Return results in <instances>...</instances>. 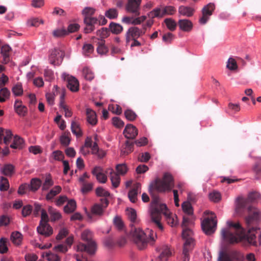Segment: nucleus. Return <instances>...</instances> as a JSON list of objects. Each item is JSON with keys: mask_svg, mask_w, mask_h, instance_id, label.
<instances>
[{"mask_svg": "<svg viewBox=\"0 0 261 261\" xmlns=\"http://www.w3.org/2000/svg\"><path fill=\"white\" fill-rule=\"evenodd\" d=\"M248 215L245 217V222L248 226L247 233L238 222L234 223L228 220L226 222L227 228L221 231L224 241L227 243L234 244L246 240L249 244L256 245V236L258 228L254 226L261 220V211L255 206H248L247 208Z\"/></svg>", "mask_w": 261, "mask_h": 261, "instance_id": "1", "label": "nucleus"}, {"mask_svg": "<svg viewBox=\"0 0 261 261\" xmlns=\"http://www.w3.org/2000/svg\"><path fill=\"white\" fill-rule=\"evenodd\" d=\"M149 214L151 219L161 230H163V226L161 223V214L165 215L167 223L171 227L175 226L178 223L177 217L175 214H171L165 204L161 202L158 197L153 198L150 203Z\"/></svg>", "mask_w": 261, "mask_h": 261, "instance_id": "2", "label": "nucleus"}, {"mask_svg": "<svg viewBox=\"0 0 261 261\" xmlns=\"http://www.w3.org/2000/svg\"><path fill=\"white\" fill-rule=\"evenodd\" d=\"M260 200V195L256 192H249L247 198L239 197L235 201V212L238 215H241L249 204L257 203Z\"/></svg>", "mask_w": 261, "mask_h": 261, "instance_id": "3", "label": "nucleus"}, {"mask_svg": "<svg viewBox=\"0 0 261 261\" xmlns=\"http://www.w3.org/2000/svg\"><path fill=\"white\" fill-rule=\"evenodd\" d=\"M174 186L172 176L168 173H166L162 180L156 179L150 184L149 191L151 193L152 189H154L160 192L170 191Z\"/></svg>", "mask_w": 261, "mask_h": 261, "instance_id": "4", "label": "nucleus"}, {"mask_svg": "<svg viewBox=\"0 0 261 261\" xmlns=\"http://www.w3.org/2000/svg\"><path fill=\"white\" fill-rule=\"evenodd\" d=\"M149 238L147 237L146 234L140 228H132L130 235L132 240L137 246L138 248L141 250L144 249L147 245L149 240L152 242L155 241L154 238L151 236L153 231L150 230Z\"/></svg>", "mask_w": 261, "mask_h": 261, "instance_id": "5", "label": "nucleus"}, {"mask_svg": "<svg viewBox=\"0 0 261 261\" xmlns=\"http://www.w3.org/2000/svg\"><path fill=\"white\" fill-rule=\"evenodd\" d=\"M93 233L89 229L85 230L81 234V238L84 241L87 242L88 244L85 245L83 243H79L76 246L77 251H86L89 254H93L96 249V244L92 240Z\"/></svg>", "mask_w": 261, "mask_h": 261, "instance_id": "6", "label": "nucleus"}, {"mask_svg": "<svg viewBox=\"0 0 261 261\" xmlns=\"http://www.w3.org/2000/svg\"><path fill=\"white\" fill-rule=\"evenodd\" d=\"M193 235V232L191 229L186 228L182 231V238L185 240L182 253V261H189L190 260V252L193 249L194 245Z\"/></svg>", "mask_w": 261, "mask_h": 261, "instance_id": "7", "label": "nucleus"}, {"mask_svg": "<svg viewBox=\"0 0 261 261\" xmlns=\"http://www.w3.org/2000/svg\"><path fill=\"white\" fill-rule=\"evenodd\" d=\"M211 214L212 212L209 211H206L204 212L203 219L201 221V226L203 231L206 235L212 234V217H206L207 215Z\"/></svg>", "mask_w": 261, "mask_h": 261, "instance_id": "8", "label": "nucleus"}, {"mask_svg": "<svg viewBox=\"0 0 261 261\" xmlns=\"http://www.w3.org/2000/svg\"><path fill=\"white\" fill-rule=\"evenodd\" d=\"M100 203H95L91 207V214L99 217L103 215L106 208L109 204V201L106 199H100Z\"/></svg>", "mask_w": 261, "mask_h": 261, "instance_id": "9", "label": "nucleus"}, {"mask_svg": "<svg viewBox=\"0 0 261 261\" xmlns=\"http://www.w3.org/2000/svg\"><path fill=\"white\" fill-rule=\"evenodd\" d=\"M144 34L145 31H143L137 27L134 26L129 28L125 34L126 43H128L132 39H137Z\"/></svg>", "mask_w": 261, "mask_h": 261, "instance_id": "10", "label": "nucleus"}, {"mask_svg": "<svg viewBox=\"0 0 261 261\" xmlns=\"http://www.w3.org/2000/svg\"><path fill=\"white\" fill-rule=\"evenodd\" d=\"M142 0H128L125 10L129 13L139 16L140 14V5Z\"/></svg>", "mask_w": 261, "mask_h": 261, "instance_id": "11", "label": "nucleus"}, {"mask_svg": "<svg viewBox=\"0 0 261 261\" xmlns=\"http://www.w3.org/2000/svg\"><path fill=\"white\" fill-rule=\"evenodd\" d=\"M147 18L145 15L139 17H133L129 16H124L121 19V22L127 25H139L144 22Z\"/></svg>", "mask_w": 261, "mask_h": 261, "instance_id": "12", "label": "nucleus"}, {"mask_svg": "<svg viewBox=\"0 0 261 261\" xmlns=\"http://www.w3.org/2000/svg\"><path fill=\"white\" fill-rule=\"evenodd\" d=\"M63 57V54L60 50L55 49L51 51L49 56V63L54 66H58L61 64Z\"/></svg>", "mask_w": 261, "mask_h": 261, "instance_id": "13", "label": "nucleus"}, {"mask_svg": "<svg viewBox=\"0 0 261 261\" xmlns=\"http://www.w3.org/2000/svg\"><path fill=\"white\" fill-rule=\"evenodd\" d=\"M212 5L209 3L205 5L202 9V16L199 19V22L201 24H205L210 19L212 14Z\"/></svg>", "mask_w": 261, "mask_h": 261, "instance_id": "14", "label": "nucleus"}, {"mask_svg": "<svg viewBox=\"0 0 261 261\" xmlns=\"http://www.w3.org/2000/svg\"><path fill=\"white\" fill-rule=\"evenodd\" d=\"M37 232L45 237H48L53 233L52 227L48 223L40 222L39 225L37 227Z\"/></svg>", "mask_w": 261, "mask_h": 261, "instance_id": "15", "label": "nucleus"}, {"mask_svg": "<svg viewBox=\"0 0 261 261\" xmlns=\"http://www.w3.org/2000/svg\"><path fill=\"white\" fill-rule=\"evenodd\" d=\"M84 22L86 24L84 29V32L86 34L90 33L95 29V25L98 23V19L96 17H87L84 19Z\"/></svg>", "mask_w": 261, "mask_h": 261, "instance_id": "16", "label": "nucleus"}, {"mask_svg": "<svg viewBox=\"0 0 261 261\" xmlns=\"http://www.w3.org/2000/svg\"><path fill=\"white\" fill-rule=\"evenodd\" d=\"M124 136L127 139H134L138 135V129L133 124H127L123 130Z\"/></svg>", "mask_w": 261, "mask_h": 261, "instance_id": "17", "label": "nucleus"}, {"mask_svg": "<svg viewBox=\"0 0 261 261\" xmlns=\"http://www.w3.org/2000/svg\"><path fill=\"white\" fill-rule=\"evenodd\" d=\"M12 133L10 129H5L0 127V144L4 142L6 145H8L12 137Z\"/></svg>", "mask_w": 261, "mask_h": 261, "instance_id": "18", "label": "nucleus"}, {"mask_svg": "<svg viewBox=\"0 0 261 261\" xmlns=\"http://www.w3.org/2000/svg\"><path fill=\"white\" fill-rule=\"evenodd\" d=\"M67 86L68 89L73 92H75L79 90V81L74 76L67 75Z\"/></svg>", "mask_w": 261, "mask_h": 261, "instance_id": "19", "label": "nucleus"}, {"mask_svg": "<svg viewBox=\"0 0 261 261\" xmlns=\"http://www.w3.org/2000/svg\"><path fill=\"white\" fill-rule=\"evenodd\" d=\"M159 251L160 252V254L158 257L160 261H167L169 257L172 255V250L167 245L162 246L159 249Z\"/></svg>", "mask_w": 261, "mask_h": 261, "instance_id": "20", "label": "nucleus"}, {"mask_svg": "<svg viewBox=\"0 0 261 261\" xmlns=\"http://www.w3.org/2000/svg\"><path fill=\"white\" fill-rule=\"evenodd\" d=\"M102 168L100 166H96L92 171V174L96 177L97 180L100 183H106L107 180V176L102 173Z\"/></svg>", "mask_w": 261, "mask_h": 261, "instance_id": "21", "label": "nucleus"}, {"mask_svg": "<svg viewBox=\"0 0 261 261\" xmlns=\"http://www.w3.org/2000/svg\"><path fill=\"white\" fill-rule=\"evenodd\" d=\"M178 24L180 30L186 32H190L193 28L192 22L187 19H179L178 21Z\"/></svg>", "mask_w": 261, "mask_h": 261, "instance_id": "22", "label": "nucleus"}, {"mask_svg": "<svg viewBox=\"0 0 261 261\" xmlns=\"http://www.w3.org/2000/svg\"><path fill=\"white\" fill-rule=\"evenodd\" d=\"M86 119L88 123L91 125H95L97 123V118L94 111L89 108H86Z\"/></svg>", "mask_w": 261, "mask_h": 261, "instance_id": "23", "label": "nucleus"}, {"mask_svg": "<svg viewBox=\"0 0 261 261\" xmlns=\"http://www.w3.org/2000/svg\"><path fill=\"white\" fill-rule=\"evenodd\" d=\"M107 173L110 175V179L113 187L116 188L119 187L120 182V177L119 175L114 172L112 168H108L107 170Z\"/></svg>", "mask_w": 261, "mask_h": 261, "instance_id": "24", "label": "nucleus"}, {"mask_svg": "<svg viewBox=\"0 0 261 261\" xmlns=\"http://www.w3.org/2000/svg\"><path fill=\"white\" fill-rule=\"evenodd\" d=\"M178 14L180 16L190 17L195 12V9L191 7L180 6L178 8Z\"/></svg>", "mask_w": 261, "mask_h": 261, "instance_id": "25", "label": "nucleus"}, {"mask_svg": "<svg viewBox=\"0 0 261 261\" xmlns=\"http://www.w3.org/2000/svg\"><path fill=\"white\" fill-rule=\"evenodd\" d=\"M11 47L8 45H5L1 47V53L3 57L2 62L4 64L8 63L10 61V53Z\"/></svg>", "mask_w": 261, "mask_h": 261, "instance_id": "26", "label": "nucleus"}, {"mask_svg": "<svg viewBox=\"0 0 261 261\" xmlns=\"http://www.w3.org/2000/svg\"><path fill=\"white\" fill-rule=\"evenodd\" d=\"M91 153L96 156L98 159H101L106 155V152L98 147L97 143L94 142L92 147Z\"/></svg>", "mask_w": 261, "mask_h": 261, "instance_id": "27", "label": "nucleus"}, {"mask_svg": "<svg viewBox=\"0 0 261 261\" xmlns=\"http://www.w3.org/2000/svg\"><path fill=\"white\" fill-rule=\"evenodd\" d=\"M14 166L10 164L4 165L0 169L1 172L8 177L12 176L14 173Z\"/></svg>", "mask_w": 261, "mask_h": 261, "instance_id": "28", "label": "nucleus"}, {"mask_svg": "<svg viewBox=\"0 0 261 261\" xmlns=\"http://www.w3.org/2000/svg\"><path fill=\"white\" fill-rule=\"evenodd\" d=\"M140 189L141 184L140 183H137L135 185V187L129 191L128 197L129 200L132 203H135L137 201L138 191Z\"/></svg>", "mask_w": 261, "mask_h": 261, "instance_id": "29", "label": "nucleus"}, {"mask_svg": "<svg viewBox=\"0 0 261 261\" xmlns=\"http://www.w3.org/2000/svg\"><path fill=\"white\" fill-rule=\"evenodd\" d=\"M59 87L57 85H54L51 93H47L46 94V98L48 103L50 105H53L55 101V97L58 94Z\"/></svg>", "mask_w": 261, "mask_h": 261, "instance_id": "30", "label": "nucleus"}, {"mask_svg": "<svg viewBox=\"0 0 261 261\" xmlns=\"http://www.w3.org/2000/svg\"><path fill=\"white\" fill-rule=\"evenodd\" d=\"M22 234L19 231H14L11 234L10 239L15 245H20L22 243Z\"/></svg>", "mask_w": 261, "mask_h": 261, "instance_id": "31", "label": "nucleus"}, {"mask_svg": "<svg viewBox=\"0 0 261 261\" xmlns=\"http://www.w3.org/2000/svg\"><path fill=\"white\" fill-rule=\"evenodd\" d=\"M24 146V141L21 137L16 136L14 137L12 143L10 145V147L13 149H20Z\"/></svg>", "mask_w": 261, "mask_h": 261, "instance_id": "32", "label": "nucleus"}, {"mask_svg": "<svg viewBox=\"0 0 261 261\" xmlns=\"http://www.w3.org/2000/svg\"><path fill=\"white\" fill-rule=\"evenodd\" d=\"M14 109L15 112L20 116H24L27 111L25 107L22 105L20 100H16L14 103Z\"/></svg>", "mask_w": 261, "mask_h": 261, "instance_id": "33", "label": "nucleus"}, {"mask_svg": "<svg viewBox=\"0 0 261 261\" xmlns=\"http://www.w3.org/2000/svg\"><path fill=\"white\" fill-rule=\"evenodd\" d=\"M147 15L149 17L153 19L154 18H162L164 16L162 8L156 7L149 12Z\"/></svg>", "mask_w": 261, "mask_h": 261, "instance_id": "34", "label": "nucleus"}, {"mask_svg": "<svg viewBox=\"0 0 261 261\" xmlns=\"http://www.w3.org/2000/svg\"><path fill=\"white\" fill-rule=\"evenodd\" d=\"M95 193L97 196L101 197V199H106L109 200L108 198L111 196L110 193L101 187L97 188Z\"/></svg>", "mask_w": 261, "mask_h": 261, "instance_id": "35", "label": "nucleus"}, {"mask_svg": "<svg viewBox=\"0 0 261 261\" xmlns=\"http://www.w3.org/2000/svg\"><path fill=\"white\" fill-rule=\"evenodd\" d=\"M62 190V188L60 186H56L53 188L46 195V199L47 200L53 199L54 197L59 194Z\"/></svg>", "mask_w": 261, "mask_h": 261, "instance_id": "36", "label": "nucleus"}, {"mask_svg": "<svg viewBox=\"0 0 261 261\" xmlns=\"http://www.w3.org/2000/svg\"><path fill=\"white\" fill-rule=\"evenodd\" d=\"M76 208V203L73 199L69 200L67 204L64 207V211L66 213H71L73 212Z\"/></svg>", "mask_w": 261, "mask_h": 261, "instance_id": "37", "label": "nucleus"}, {"mask_svg": "<svg viewBox=\"0 0 261 261\" xmlns=\"http://www.w3.org/2000/svg\"><path fill=\"white\" fill-rule=\"evenodd\" d=\"M42 185L41 180L37 178H32L31 180L30 185V190L32 192H36L40 187Z\"/></svg>", "mask_w": 261, "mask_h": 261, "instance_id": "38", "label": "nucleus"}, {"mask_svg": "<svg viewBox=\"0 0 261 261\" xmlns=\"http://www.w3.org/2000/svg\"><path fill=\"white\" fill-rule=\"evenodd\" d=\"M48 213L51 217V221H56L61 218V214L60 212L51 206H49L48 209Z\"/></svg>", "mask_w": 261, "mask_h": 261, "instance_id": "39", "label": "nucleus"}, {"mask_svg": "<svg viewBox=\"0 0 261 261\" xmlns=\"http://www.w3.org/2000/svg\"><path fill=\"white\" fill-rule=\"evenodd\" d=\"M111 32L114 34H118L123 31L122 26L117 23L111 22L109 24Z\"/></svg>", "mask_w": 261, "mask_h": 261, "instance_id": "40", "label": "nucleus"}, {"mask_svg": "<svg viewBox=\"0 0 261 261\" xmlns=\"http://www.w3.org/2000/svg\"><path fill=\"white\" fill-rule=\"evenodd\" d=\"M12 92L13 94L15 96H20L23 94V90L22 84L18 83L12 88Z\"/></svg>", "mask_w": 261, "mask_h": 261, "instance_id": "41", "label": "nucleus"}, {"mask_svg": "<svg viewBox=\"0 0 261 261\" xmlns=\"http://www.w3.org/2000/svg\"><path fill=\"white\" fill-rule=\"evenodd\" d=\"M183 212L188 215L193 214V208L189 201H184L181 204Z\"/></svg>", "mask_w": 261, "mask_h": 261, "instance_id": "42", "label": "nucleus"}, {"mask_svg": "<svg viewBox=\"0 0 261 261\" xmlns=\"http://www.w3.org/2000/svg\"><path fill=\"white\" fill-rule=\"evenodd\" d=\"M10 96V92L7 88L0 89V102H4L8 100Z\"/></svg>", "mask_w": 261, "mask_h": 261, "instance_id": "43", "label": "nucleus"}, {"mask_svg": "<svg viewBox=\"0 0 261 261\" xmlns=\"http://www.w3.org/2000/svg\"><path fill=\"white\" fill-rule=\"evenodd\" d=\"M71 129L72 133L76 135V137H79L82 136V132L79 123L74 121H72L71 123Z\"/></svg>", "mask_w": 261, "mask_h": 261, "instance_id": "44", "label": "nucleus"}, {"mask_svg": "<svg viewBox=\"0 0 261 261\" xmlns=\"http://www.w3.org/2000/svg\"><path fill=\"white\" fill-rule=\"evenodd\" d=\"M105 15L110 19H114L118 17V12L115 8H111L105 12Z\"/></svg>", "mask_w": 261, "mask_h": 261, "instance_id": "45", "label": "nucleus"}, {"mask_svg": "<svg viewBox=\"0 0 261 261\" xmlns=\"http://www.w3.org/2000/svg\"><path fill=\"white\" fill-rule=\"evenodd\" d=\"M164 21L167 28L170 31H174V30H175L177 26V23L174 19L171 18H166Z\"/></svg>", "mask_w": 261, "mask_h": 261, "instance_id": "46", "label": "nucleus"}, {"mask_svg": "<svg viewBox=\"0 0 261 261\" xmlns=\"http://www.w3.org/2000/svg\"><path fill=\"white\" fill-rule=\"evenodd\" d=\"M95 12V9L92 7H86L82 11V14L84 16V19L87 17H94L93 15Z\"/></svg>", "mask_w": 261, "mask_h": 261, "instance_id": "47", "label": "nucleus"}, {"mask_svg": "<svg viewBox=\"0 0 261 261\" xmlns=\"http://www.w3.org/2000/svg\"><path fill=\"white\" fill-rule=\"evenodd\" d=\"M10 187L8 179L4 177L0 176V191H7Z\"/></svg>", "mask_w": 261, "mask_h": 261, "instance_id": "48", "label": "nucleus"}, {"mask_svg": "<svg viewBox=\"0 0 261 261\" xmlns=\"http://www.w3.org/2000/svg\"><path fill=\"white\" fill-rule=\"evenodd\" d=\"M105 40L103 39L99 40L98 42V46L97 48V51L100 55H104L108 53V49L104 44Z\"/></svg>", "mask_w": 261, "mask_h": 261, "instance_id": "49", "label": "nucleus"}, {"mask_svg": "<svg viewBox=\"0 0 261 261\" xmlns=\"http://www.w3.org/2000/svg\"><path fill=\"white\" fill-rule=\"evenodd\" d=\"M82 74L84 78L88 81H91L94 77V73L88 67H85L83 68Z\"/></svg>", "mask_w": 261, "mask_h": 261, "instance_id": "50", "label": "nucleus"}, {"mask_svg": "<svg viewBox=\"0 0 261 261\" xmlns=\"http://www.w3.org/2000/svg\"><path fill=\"white\" fill-rule=\"evenodd\" d=\"M53 35L56 38H61L68 35L66 29L64 28L55 30L53 32Z\"/></svg>", "mask_w": 261, "mask_h": 261, "instance_id": "51", "label": "nucleus"}, {"mask_svg": "<svg viewBox=\"0 0 261 261\" xmlns=\"http://www.w3.org/2000/svg\"><path fill=\"white\" fill-rule=\"evenodd\" d=\"M54 183V181L51 176L50 175H48L46 177L45 181L42 184V190L43 191L47 190L50 187L53 186Z\"/></svg>", "mask_w": 261, "mask_h": 261, "instance_id": "52", "label": "nucleus"}, {"mask_svg": "<svg viewBox=\"0 0 261 261\" xmlns=\"http://www.w3.org/2000/svg\"><path fill=\"white\" fill-rule=\"evenodd\" d=\"M70 133L65 132L60 137V142L62 145L68 146L70 142Z\"/></svg>", "mask_w": 261, "mask_h": 261, "instance_id": "53", "label": "nucleus"}, {"mask_svg": "<svg viewBox=\"0 0 261 261\" xmlns=\"http://www.w3.org/2000/svg\"><path fill=\"white\" fill-rule=\"evenodd\" d=\"M218 261H232L231 256L226 251H220Z\"/></svg>", "mask_w": 261, "mask_h": 261, "instance_id": "54", "label": "nucleus"}, {"mask_svg": "<svg viewBox=\"0 0 261 261\" xmlns=\"http://www.w3.org/2000/svg\"><path fill=\"white\" fill-rule=\"evenodd\" d=\"M162 9L164 16L173 15L176 11L175 8L172 6H166L163 7Z\"/></svg>", "mask_w": 261, "mask_h": 261, "instance_id": "55", "label": "nucleus"}, {"mask_svg": "<svg viewBox=\"0 0 261 261\" xmlns=\"http://www.w3.org/2000/svg\"><path fill=\"white\" fill-rule=\"evenodd\" d=\"M124 115L125 118L130 121H134L137 117V115L136 113L130 109H127L125 111Z\"/></svg>", "mask_w": 261, "mask_h": 261, "instance_id": "56", "label": "nucleus"}, {"mask_svg": "<svg viewBox=\"0 0 261 261\" xmlns=\"http://www.w3.org/2000/svg\"><path fill=\"white\" fill-rule=\"evenodd\" d=\"M80 28V25L77 23H69L66 29L67 34L77 32Z\"/></svg>", "mask_w": 261, "mask_h": 261, "instance_id": "57", "label": "nucleus"}, {"mask_svg": "<svg viewBox=\"0 0 261 261\" xmlns=\"http://www.w3.org/2000/svg\"><path fill=\"white\" fill-rule=\"evenodd\" d=\"M116 170L118 175H123L127 173L128 168L126 164H122L117 165L116 167Z\"/></svg>", "mask_w": 261, "mask_h": 261, "instance_id": "58", "label": "nucleus"}, {"mask_svg": "<svg viewBox=\"0 0 261 261\" xmlns=\"http://www.w3.org/2000/svg\"><path fill=\"white\" fill-rule=\"evenodd\" d=\"M51 158L53 160L55 161H63L64 155L61 151L56 150L52 153Z\"/></svg>", "mask_w": 261, "mask_h": 261, "instance_id": "59", "label": "nucleus"}, {"mask_svg": "<svg viewBox=\"0 0 261 261\" xmlns=\"http://www.w3.org/2000/svg\"><path fill=\"white\" fill-rule=\"evenodd\" d=\"M30 190V185L28 184H22L19 186L17 193L19 195H22L27 193Z\"/></svg>", "mask_w": 261, "mask_h": 261, "instance_id": "60", "label": "nucleus"}, {"mask_svg": "<svg viewBox=\"0 0 261 261\" xmlns=\"http://www.w3.org/2000/svg\"><path fill=\"white\" fill-rule=\"evenodd\" d=\"M8 242V239L5 238H2L0 239V253H6L8 248L7 246V243Z\"/></svg>", "mask_w": 261, "mask_h": 261, "instance_id": "61", "label": "nucleus"}, {"mask_svg": "<svg viewBox=\"0 0 261 261\" xmlns=\"http://www.w3.org/2000/svg\"><path fill=\"white\" fill-rule=\"evenodd\" d=\"M226 67L230 70H234L238 68V65L236 60L232 58H229L227 61Z\"/></svg>", "mask_w": 261, "mask_h": 261, "instance_id": "62", "label": "nucleus"}, {"mask_svg": "<svg viewBox=\"0 0 261 261\" xmlns=\"http://www.w3.org/2000/svg\"><path fill=\"white\" fill-rule=\"evenodd\" d=\"M96 35L102 39L109 36V31L107 28H102L96 31Z\"/></svg>", "mask_w": 261, "mask_h": 261, "instance_id": "63", "label": "nucleus"}, {"mask_svg": "<svg viewBox=\"0 0 261 261\" xmlns=\"http://www.w3.org/2000/svg\"><path fill=\"white\" fill-rule=\"evenodd\" d=\"M44 76L45 80L48 82H51L55 79L54 71L49 69H46L44 70Z\"/></svg>", "mask_w": 261, "mask_h": 261, "instance_id": "64", "label": "nucleus"}]
</instances>
